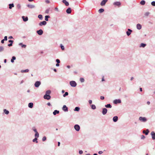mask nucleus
Here are the masks:
<instances>
[{
    "instance_id": "f257e3e1",
    "label": "nucleus",
    "mask_w": 155,
    "mask_h": 155,
    "mask_svg": "<svg viewBox=\"0 0 155 155\" xmlns=\"http://www.w3.org/2000/svg\"><path fill=\"white\" fill-rule=\"evenodd\" d=\"M51 93V91L50 90H48L46 91L45 94L44 96V99L47 100H49L51 99V96L50 94Z\"/></svg>"
},
{
    "instance_id": "f03ea898",
    "label": "nucleus",
    "mask_w": 155,
    "mask_h": 155,
    "mask_svg": "<svg viewBox=\"0 0 155 155\" xmlns=\"http://www.w3.org/2000/svg\"><path fill=\"white\" fill-rule=\"evenodd\" d=\"M139 120L142 122H145L147 120V119L145 117H140L139 118Z\"/></svg>"
},
{
    "instance_id": "7ed1b4c3",
    "label": "nucleus",
    "mask_w": 155,
    "mask_h": 155,
    "mask_svg": "<svg viewBox=\"0 0 155 155\" xmlns=\"http://www.w3.org/2000/svg\"><path fill=\"white\" fill-rule=\"evenodd\" d=\"M70 85L73 87H75L76 86L77 84L76 82L73 81H71L70 82Z\"/></svg>"
},
{
    "instance_id": "20e7f679",
    "label": "nucleus",
    "mask_w": 155,
    "mask_h": 155,
    "mask_svg": "<svg viewBox=\"0 0 155 155\" xmlns=\"http://www.w3.org/2000/svg\"><path fill=\"white\" fill-rule=\"evenodd\" d=\"M41 83L40 81H37L35 82L34 86L36 87H38Z\"/></svg>"
},
{
    "instance_id": "39448f33",
    "label": "nucleus",
    "mask_w": 155,
    "mask_h": 155,
    "mask_svg": "<svg viewBox=\"0 0 155 155\" xmlns=\"http://www.w3.org/2000/svg\"><path fill=\"white\" fill-rule=\"evenodd\" d=\"M74 129H75V130L76 131H79V130H80V127L79 125H78V124H75L74 126Z\"/></svg>"
},
{
    "instance_id": "423d86ee",
    "label": "nucleus",
    "mask_w": 155,
    "mask_h": 155,
    "mask_svg": "<svg viewBox=\"0 0 155 155\" xmlns=\"http://www.w3.org/2000/svg\"><path fill=\"white\" fill-rule=\"evenodd\" d=\"M121 102V100L120 99H115L113 101V103L115 104L120 103Z\"/></svg>"
},
{
    "instance_id": "0eeeda50",
    "label": "nucleus",
    "mask_w": 155,
    "mask_h": 155,
    "mask_svg": "<svg viewBox=\"0 0 155 155\" xmlns=\"http://www.w3.org/2000/svg\"><path fill=\"white\" fill-rule=\"evenodd\" d=\"M132 32V30L128 28L127 29V31H126V34L128 36H129Z\"/></svg>"
},
{
    "instance_id": "6e6552de",
    "label": "nucleus",
    "mask_w": 155,
    "mask_h": 155,
    "mask_svg": "<svg viewBox=\"0 0 155 155\" xmlns=\"http://www.w3.org/2000/svg\"><path fill=\"white\" fill-rule=\"evenodd\" d=\"M107 111V110L105 108H104L102 109V114L103 115L106 114Z\"/></svg>"
},
{
    "instance_id": "1a4fd4ad",
    "label": "nucleus",
    "mask_w": 155,
    "mask_h": 155,
    "mask_svg": "<svg viewBox=\"0 0 155 155\" xmlns=\"http://www.w3.org/2000/svg\"><path fill=\"white\" fill-rule=\"evenodd\" d=\"M113 5H114L120 7L121 5V3L120 2H116L113 3Z\"/></svg>"
},
{
    "instance_id": "9d476101",
    "label": "nucleus",
    "mask_w": 155,
    "mask_h": 155,
    "mask_svg": "<svg viewBox=\"0 0 155 155\" xmlns=\"http://www.w3.org/2000/svg\"><path fill=\"white\" fill-rule=\"evenodd\" d=\"M36 32L37 34L40 35H42L43 33V31L41 29H40L38 30H37Z\"/></svg>"
},
{
    "instance_id": "9b49d317",
    "label": "nucleus",
    "mask_w": 155,
    "mask_h": 155,
    "mask_svg": "<svg viewBox=\"0 0 155 155\" xmlns=\"http://www.w3.org/2000/svg\"><path fill=\"white\" fill-rule=\"evenodd\" d=\"M47 24V22L45 21H43L40 22L39 23V25L40 26H42V25H45Z\"/></svg>"
},
{
    "instance_id": "f8f14e48",
    "label": "nucleus",
    "mask_w": 155,
    "mask_h": 155,
    "mask_svg": "<svg viewBox=\"0 0 155 155\" xmlns=\"http://www.w3.org/2000/svg\"><path fill=\"white\" fill-rule=\"evenodd\" d=\"M62 109L65 112H67L68 110V108L65 105H63Z\"/></svg>"
},
{
    "instance_id": "ddd939ff",
    "label": "nucleus",
    "mask_w": 155,
    "mask_h": 155,
    "mask_svg": "<svg viewBox=\"0 0 155 155\" xmlns=\"http://www.w3.org/2000/svg\"><path fill=\"white\" fill-rule=\"evenodd\" d=\"M107 1L108 0H103L101 3V5L102 6L105 5Z\"/></svg>"
},
{
    "instance_id": "4468645a",
    "label": "nucleus",
    "mask_w": 155,
    "mask_h": 155,
    "mask_svg": "<svg viewBox=\"0 0 155 155\" xmlns=\"http://www.w3.org/2000/svg\"><path fill=\"white\" fill-rule=\"evenodd\" d=\"M151 135L152 136V139L153 140H155V133L154 131H152L151 133Z\"/></svg>"
},
{
    "instance_id": "2eb2a0df",
    "label": "nucleus",
    "mask_w": 155,
    "mask_h": 155,
    "mask_svg": "<svg viewBox=\"0 0 155 155\" xmlns=\"http://www.w3.org/2000/svg\"><path fill=\"white\" fill-rule=\"evenodd\" d=\"M22 18L23 19V21L24 22H26L28 20V18L27 16L25 17L23 16H22Z\"/></svg>"
},
{
    "instance_id": "dca6fc26",
    "label": "nucleus",
    "mask_w": 155,
    "mask_h": 155,
    "mask_svg": "<svg viewBox=\"0 0 155 155\" xmlns=\"http://www.w3.org/2000/svg\"><path fill=\"white\" fill-rule=\"evenodd\" d=\"M27 6L28 8L31 9L34 8H35V6L33 5L28 4Z\"/></svg>"
},
{
    "instance_id": "f3484780",
    "label": "nucleus",
    "mask_w": 155,
    "mask_h": 155,
    "mask_svg": "<svg viewBox=\"0 0 155 155\" xmlns=\"http://www.w3.org/2000/svg\"><path fill=\"white\" fill-rule=\"evenodd\" d=\"M118 120V117L117 116H114L113 118V120L114 122H116Z\"/></svg>"
},
{
    "instance_id": "a211bd4d",
    "label": "nucleus",
    "mask_w": 155,
    "mask_h": 155,
    "mask_svg": "<svg viewBox=\"0 0 155 155\" xmlns=\"http://www.w3.org/2000/svg\"><path fill=\"white\" fill-rule=\"evenodd\" d=\"M18 45L21 46L22 48H25L26 47V45H24L22 43H20L18 44Z\"/></svg>"
},
{
    "instance_id": "6ab92c4d",
    "label": "nucleus",
    "mask_w": 155,
    "mask_h": 155,
    "mask_svg": "<svg viewBox=\"0 0 155 155\" xmlns=\"http://www.w3.org/2000/svg\"><path fill=\"white\" fill-rule=\"evenodd\" d=\"M63 3H64L65 5L66 6H68L69 5V3L66 0H63L62 1Z\"/></svg>"
},
{
    "instance_id": "aec40b11",
    "label": "nucleus",
    "mask_w": 155,
    "mask_h": 155,
    "mask_svg": "<svg viewBox=\"0 0 155 155\" xmlns=\"http://www.w3.org/2000/svg\"><path fill=\"white\" fill-rule=\"evenodd\" d=\"M66 12L67 14H69L71 13V9L69 7L67 9L66 11Z\"/></svg>"
},
{
    "instance_id": "412c9836",
    "label": "nucleus",
    "mask_w": 155,
    "mask_h": 155,
    "mask_svg": "<svg viewBox=\"0 0 155 155\" xmlns=\"http://www.w3.org/2000/svg\"><path fill=\"white\" fill-rule=\"evenodd\" d=\"M137 28L138 30H140L142 28V26L140 24H137Z\"/></svg>"
},
{
    "instance_id": "4be33fe9",
    "label": "nucleus",
    "mask_w": 155,
    "mask_h": 155,
    "mask_svg": "<svg viewBox=\"0 0 155 155\" xmlns=\"http://www.w3.org/2000/svg\"><path fill=\"white\" fill-rule=\"evenodd\" d=\"M149 132V130L148 129L146 130V131L143 130V133L145 134L146 135H147Z\"/></svg>"
},
{
    "instance_id": "5701e85b",
    "label": "nucleus",
    "mask_w": 155,
    "mask_h": 155,
    "mask_svg": "<svg viewBox=\"0 0 155 155\" xmlns=\"http://www.w3.org/2000/svg\"><path fill=\"white\" fill-rule=\"evenodd\" d=\"M59 113V111L57 110H55L53 113V114L54 115H55L57 114H58Z\"/></svg>"
},
{
    "instance_id": "b1692460",
    "label": "nucleus",
    "mask_w": 155,
    "mask_h": 155,
    "mask_svg": "<svg viewBox=\"0 0 155 155\" xmlns=\"http://www.w3.org/2000/svg\"><path fill=\"white\" fill-rule=\"evenodd\" d=\"M9 5V8L10 9H11L12 8L14 7V5L13 3L9 4L8 5Z\"/></svg>"
},
{
    "instance_id": "393cba45",
    "label": "nucleus",
    "mask_w": 155,
    "mask_h": 155,
    "mask_svg": "<svg viewBox=\"0 0 155 155\" xmlns=\"http://www.w3.org/2000/svg\"><path fill=\"white\" fill-rule=\"evenodd\" d=\"M16 59L15 57L13 56L12 57V59L11 60V61L12 63H13L14 62V60Z\"/></svg>"
},
{
    "instance_id": "a878e982",
    "label": "nucleus",
    "mask_w": 155,
    "mask_h": 155,
    "mask_svg": "<svg viewBox=\"0 0 155 155\" xmlns=\"http://www.w3.org/2000/svg\"><path fill=\"white\" fill-rule=\"evenodd\" d=\"M29 71V70L28 69H26L25 70H21V73H26L28 72Z\"/></svg>"
},
{
    "instance_id": "bb28decb",
    "label": "nucleus",
    "mask_w": 155,
    "mask_h": 155,
    "mask_svg": "<svg viewBox=\"0 0 155 155\" xmlns=\"http://www.w3.org/2000/svg\"><path fill=\"white\" fill-rule=\"evenodd\" d=\"M33 104L32 102L28 104V107L30 108H32L33 107Z\"/></svg>"
},
{
    "instance_id": "cd10ccee",
    "label": "nucleus",
    "mask_w": 155,
    "mask_h": 155,
    "mask_svg": "<svg viewBox=\"0 0 155 155\" xmlns=\"http://www.w3.org/2000/svg\"><path fill=\"white\" fill-rule=\"evenodd\" d=\"M3 111L4 113H5V114L7 115L9 113V111L7 110L6 109H4L3 110Z\"/></svg>"
},
{
    "instance_id": "c85d7f7f",
    "label": "nucleus",
    "mask_w": 155,
    "mask_h": 155,
    "mask_svg": "<svg viewBox=\"0 0 155 155\" xmlns=\"http://www.w3.org/2000/svg\"><path fill=\"white\" fill-rule=\"evenodd\" d=\"M105 107L106 108H111L112 107V106L110 104H108L105 105Z\"/></svg>"
},
{
    "instance_id": "c756f323",
    "label": "nucleus",
    "mask_w": 155,
    "mask_h": 155,
    "mask_svg": "<svg viewBox=\"0 0 155 155\" xmlns=\"http://www.w3.org/2000/svg\"><path fill=\"white\" fill-rule=\"evenodd\" d=\"M80 110V108L78 107H76L74 109V111H79Z\"/></svg>"
},
{
    "instance_id": "7c9ffc66",
    "label": "nucleus",
    "mask_w": 155,
    "mask_h": 155,
    "mask_svg": "<svg viewBox=\"0 0 155 155\" xmlns=\"http://www.w3.org/2000/svg\"><path fill=\"white\" fill-rule=\"evenodd\" d=\"M146 45H147L146 44L143 43H142L140 45V47L144 48L146 46Z\"/></svg>"
},
{
    "instance_id": "2f4dec72",
    "label": "nucleus",
    "mask_w": 155,
    "mask_h": 155,
    "mask_svg": "<svg viewBox=\"0 0 155 155\" xmlns=\"http://www.w3.org/2000/svg\"><path fill=\"white\" fill-rule=\"evenodd\" d=\"M50 18L49 15H46L45 16V21H48V19Z\"/></svg>"
},
{
    "instance_id": "473e14b6",
    "label": "nucleus",
    "mask_w": 155,
    "mask_h": 155,
    "mask_svg": "<svg viewBox=\"0 0 155 155\" xmlns=\"http://www.w3.org/2000/svg\"><path fill=\"white\" fill-rule=\"evenodd\" d=\"M104 11V9L103 8H101L98 10V12L99 13H102Z\"/></svg>"
},
{
    "instance_id": "72a5a7b5",
    "label": "nucleus",
    "mask_w": 155,
    "mask_h": 155,
    "mask_svg": "<svg viewBox=\"0 0 155 155\" xmlns=\"http://www.w3.org/2000/svg\"><path fill=\"white\" fill-rule=\"evenodd\" d=\"M35 138H38L39 137V134L38 132L35 133Z\"/></svg>"
},
{
    "instance_id": "f704fd0d",
    "label": "nucleus",
    "mask_w": 155,
    "mask_h": 155,
    "mask_svg": "<svg viewBox=\"0 0 155 155\" xmlns=\"http://www.w3.org/2000/svg\"><path fill=\"white\" fill-rule=\"evenodd\" d=\"M91 108L93 110H95L96 109V107L94 104H92L91 105Z\"/></svg>"
},
{
    "instance_id": "c9c22d12",
    "label": "nucleus",
    "mask_w": 155,
    "mask_h": 155,
    "mask_svg": "<svg viewBox=\"0 0 155 155\" xmlns=\"http://www.w3.org/2000/svg\"><path fill=\"white\" fill-rule=\"evenodd\" d=\"M32 130L34 131L35 133L38 132L37 129L35 127H33L32 128Z\"/></svg>"
},
{
    "instance_id": "e433bc0d",
    "label": "nucleus",
    "mask_w": 155,
    "mask_h": 155,
    "mask_svg": "<svg viewBox=\"0 0 155 155\" xmlns=\"http://www.w3.org/2000/svg\"><path fill=\"white\" fill-rule=\"evenodd\" d=\"M4 49V48L3 47L0 46V52L3 51Z\"/></svg>"
},
{
    "instance_id": "4c0bfd02",
    "label": "nucleus",
    "mask_w": 155,
    "mask_h": 155,
    "mask_svg": "<svg viewBox=\"0 0 155 155\" xmlns=\"http://www.w3.org/2000/svg\"><path fill=\"white\" fill-rule=\"evenodd\" d=\"M38 18L41 20H42L43 18V16L41 15H39L38 16Z\"/></svg>"
},
{
    "instance_id": "58836bf2",
    "label": "nucleus",
    "mask_w": 155,
    "mask_h": 155,
    "mask_svg": "<svg viewBox=\"0 0 155 155\" xmlns=\"http://www.w3.org/2000/svg\"><path fill=\"white\" fill-rule=\"evenodd\" d=\"M140 4L142 5H144L145 3V2L144 0H142L140 2Z\"/></svg>"
},
{
    "instance_id": "ea45409f",
    "label": "nucleus",
    "mask_w": 155,
    "mask_h": 155,
    "mask_svg": "<svg viewBox=\"0 0 155 155\" xmlns=\"http://www.w3.org/2000/svg\"><path fill=\"white\" fill-rule=\"evenodd\" d=\"M38 138H35L34 139H33L32 140V141L33 142H36V143H38V141H37Z\"/></svg>"
},
{
    "instance_id": "a19ab883",
    "label": "nucleus",
    "mask_w": 155,
    "mask_h": 155,
    "mask_svg": "<svg viewBox=\"0 0 155 155\" xmlns=\"http://www.w3.org/2000/svg\"><path fill=\"white\" fill-rule=\"evenodd\" d=\"M80 81L81 83H83L84 81V79L83 78H80Z\"/></svg>"
},
{
    "instance_id": "79ce46f5",
    "label": "nucleus",
    "mask_w": 155,
    "mask_h": 155,
    "mask_svg": "<svg viewBox=\"0 0 155 155\" xmlns=\"http://www.w3.org/2000/svg\"><path fill=\"white\" fill-rule=\"evenodd\" d=\"M68 92H66L63 95V97H65L66 96H68Z\"/></svg>"
},
{
    "instance_id": "37998d69",
    "label": "nucleus",
    "mask_w": 155,
    "mask_h": 155,
    "mask_svg": "<svg viewBox=\"0 0 155 155\" xmlns=\"http://www.w3.org/2000/svg\"><path fill=\"white\" fill-rule=\"evenodd\" d=\"M150 13L149 12H147L145 13V14H144V15L145 16H147L150 15Z\"/></svg>"
},
{
    "instance_id": "c03bdc74",
    "label": "nucleus",
    "mask_w": 155,
    "mask_h": 155,
    "mask_svg": "<svg viewBox=\"0 0 155 155\" xmlns=\"http://www.w3.org/2000/svg\"><path fill=\"white\" fill-rule=\"evenodd\" d=\"M60 47L62 50H63L64 49V46L61 44L60 45Z\"/></svg>"
},
{
    "instance_id": "a18cd8bd",
    "label": "nucleus",
    "mask_w": 155,
    "mask_h": 155,
    "mask_svg": "<svg viewBox=\"0 0 155 155\" xmlns=\"http://www.w3.org/2000/svg\"><path fill=\"white\" fill-rule=\"evenodd\" d=\"M151 5L154 6H155V1H153L151 2Z\"/></svg>"
},
{
    "instance_id": "49530a36",
    "label": "nucleus",
    "mask_w": 155,
    "mask_h": 155,
    "mask_svg": "<svg viewBox=\"0 0 155 155\" xmlns=\"http://www.w3.org/2000/svg\"><path fill=\"white\" fill-rule=\"evenodd\" d=\"M46 140V137L45 136L43 137L42 139V140L43 141H45Z\"/></svg>"
},
{
    "instance_id": "de8ad7c7",
    "label": "nucleus",
    "mask_w": 155,
    "mask_h": 155,
    "mask_svg": "<svg viewBox=\"0 0 155 155\" xmlns=\"http://www.w3.org/2000/svg\"><path fill=\"white\" fill-rule=\"evenodd\" d=\"M17 7L18 9H20L21 8V5L20 4H18L17 5Z\"/></svg>"
},
{
    "instance_id": "09e8293b",
    "label": "nucleus",
    "mask_w": 155,
    "mask_h": 155,
    "mask_svg": "<svg viewBox=\"0 0 155 155\" xmlns=\"http://www.w3.org/2000/svg\"><path fill=\"white\" fill-rule=\"evenodd\" d=\"M56 61L57 63H60V60L58 59H57L56 60Z\"/></svg>"
},
{
    "instance_id": "8fccbe9b",
    "label": "nucleus",
    "mask_w": 155,
    "mask_h": 155,
    "mask_svg": "<svg viewBox=\"0 0 155 155\" xmlns=\"http://www.w3.org/2000/svg\"><path fill=\"white\" fill-rule=\"evenodd\" d=\"M49 9H47L46 10H45V13H46V14H48L49 13Z\"/></svg>"
},
{
    "instance_id": "3c124183",
    "label": "nucleus",
    "mask_w": 155,
    "mask_h": 155,
    "mask_svg": "<svg viewBox=\"0 0 155 155\" xmlns=\"http://www.w3.org/2000/svg\"><path fill=\"white\" fill-rule=\"evenodd\" d=\"M79 154H82L83 153V151L82 150H80L79 151Z\"/></svg>"
},
{
    "instance_id": "603ef678",
    "label": "nucleus",
    "mask_w": 155,
    "mask_h": 155,
    "mask_svg": "<svg viewBox=\"0 0 155 155\" xmlns=\"http://www.w3.org/2000/svg\"><path fill=\"white\" fill-rule=\"evenodd\" d=\"M13 42L14 41L13 40H9L8 41V42L10 43H12V44H13Z\"/></svg>"
},
{
    "instance_id": "864d4df0",
    "label": "nucleus",
    "mask_w": 155,
    "mask_h": 155,
    "mask_svg": "<svg viewBox=\"0 0 155 155\" xmlns=\"http://www.w3.org/2000/svg\"><path fill=\"white\" fill-rule=\"evenodd\" d=\"M145 137L144 136V135H142L141 137V139H144L145 138Z\"/></svg>"
},
{
    "instance_id": "5fc2aeb1",
    "label": "nucleus",
    "mask_w": 155,
    "mask_h": 155,
    "mask_svg": "<svg viewBox=\"0 0 155 155\" xmlns=\"http://www.w3.org/2000/svg\"><path fill=\"white\" fill-rule=\"evenodd\" d=\"M100 99L101 100H103L104 99V96H101L100 97Z\"/></svg>"
},
{
    "instance_id": "6e6d98bb",
    "label": "nucleus",
    "mask_w": 155,
    "mask_h": 155,
    "mask_svg": "<svg viewBox=\"0 0 155 155\" xmlns=\"http://www.w3.org/2000/svg\"><path fill=\"white\" fill-rule=\"evenodd\" d=\"M7 36H5L4 37V40L7 41Z\"/></svg>"
},
{
    "instance_id": "4d7b16f0",
    "label": "nucleus",
    "mask_w": 155,
    "mask_h": 155,
    "mask_svg": "<svg viewBox=\"0 0 155 155\" xmlns=\"http://www.w3.org/2000/svg\"><path fill=\"white\" fill-rule=\"evenodd\" d=\"M92 101L91 100H89L88 101V102L90 104H91L92 103Z\"/></svg>"
},
{
    "instance_id": "13d9d810",
    "label": "nucleus",
    "mask_w": 155,
    "mask_h": 155,
    "mask_svg": "<svg viewBox=\"0 0 155 155\" xmlns=\"http://www.w3.org/2000/svg\"><path fill=\"white\" fill-rule=\"evenodd\" d=\"M12 45V43H10L8 45V46L9 47H11Z\"/></svg>"
},
{
    "instance_id": "bf43d9fd",
    "label": "nucleus",
    "mask_w": 155,
    "mask_h": 155,
    "mask_svg": "<svg viewBox=\"0 0 155 155\" xmlns=\"http://www.w3.org/2000/svg\"><path fill=\"white\" fill-rule=\"evenodd\" d=\"M45 2L47 3H50V1L48 0H46Z\"/></svg>"
},
{
    "instance_id": "052dcab7",
    "label": "nucleus",
    "mask_w": 155,
    "mask_h": 155,
    "mask_svg": "<svg viewBox=\"0 0 155 155\" xmlns=\"http://www.w3.org/2000/svg\"><path fill=\"white\" fill-rule=\"evenodd\" d=\"M103 152L102 151H100L98 152V153L100 154H101Z\"/></svg>"
},
{
    "instance_id": "680f3d73",
    "label": "nucleus",
    "mask_w": 155,
    "mask_h": 155,
    "mask_svg": "<svg viewBox=\"0 0 155 155\" xmlns=\"http://www.w3.org/2000/svg\"><path fill=\"white\" fill-rule=\"evenodd\" d=\"M5 41V40H4V39L2 40L1 41V43L2 44L4 43Z\"/></svg>"
},
{
    "instance_id": "e2e57ef3",
    "label": "nucleus",
    "mask_w": 155,
    "mask_h": 155,
    "mask_svg": "<svg viewBox=\"0 0 155 155\" xmlns=\"http://www.w3.org/2000/svg\"><path fill=\"white\" fill-rule=\"evenodd\" d=\"M47 104L48 106H50L51 105V103L50 102H48Z\"/></svg>"
},
{
    "instance_id": "0e129e2a",
    "label": "nucleus",
    "mask_w": 155,
    "mask_h": 155,
    "mask_svg": "<svg viewBox=\"0 0 155 155\" xmlns=\"http://www.w3.org/2000/svg\"><path fill=\"white\" fill-rule=\"evenodd\" d=\"M56 66L57 67H59V63H57L56 64Z\"/></svg>"
},
{
    "instance_id": "69168bd1",
    "label": "nucleus",
    "mask_w": 155,
    "mask_h": 155,
    "mask_svg": "<svg viewBox=\"0 0 155 155\" xmlns=\"http://www.w3.org/2000/svg\"><path fill=\"white\" fill-rule=\"evenodd\" d=\"M8 38L9 39H12V38H13V37L12 36H10L8 37Z\"/></svg>"
},
{
    "instance_id": "338daca9",
    "label": "nucleus",
    "mask_w": 155,
    "mask_h": 155,
    "mask_svg": "<svg viewBox=\"0 0 155 155\" xmlns=\"http://www.w3.org/2000/svg\"><path fill=\"white\" fill-rule=\"evenodd\" d=\"M150 104V101H148L147 102V104H148V105H149Z\"/></svg>"
},
{
    "instance_id": "774afa93",
    "label": "nucleus",
    "mask_w": 155,
    "mask_h": 155,
    "mask_svg": "<svg viewBox=\"0 0 155 155\" xmlns=\"http://www.w3.org/2000/svg\"><path fill=\"white\" fill-rule=\"evenodd\" d=\"M55 9L57 11H58V8H55Z\"/></svg>"
}]
</instances>
